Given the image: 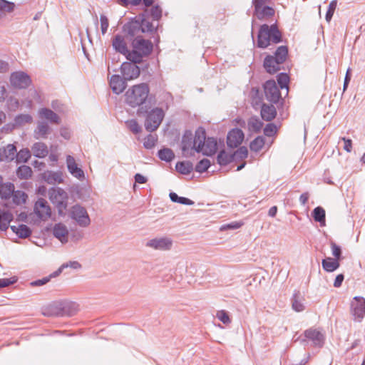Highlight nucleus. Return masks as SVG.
<instances>
[{
    "label": "nucleus",
    "mask_w": 365,
    "mask_h": 365,
    "mask_svg": "<svg viewBox=\"0 0 365 365\" xmlns=\"http://www.w3.org/2000/svg\"><path fill=\"white\" fill-rule=\"evenodd\" d=\"M205 140V130L202 128L197 129L193 138L190 130H186L182 138V150L185 157L193 156L195 152L200 153L202 143Z\"/></svg>",
    "instance_id": "obj_1"
},
{
    "label": "nucleus",
    "mask_w": 365,
    "mask_h": 365,
    "mask_svg": "<svg viewBox=\"0 0 365 365\" xmlns=\"http://www.w3.org/2000/svg\"><path fill=\"white\" fill-rule=\"evenodd\" d=\"M282 41V34L276 24H263L260 26L257 42L259 48H266L269 45L280 43Z\"/></svg>",
    "instance_id": "obj_2"
},
{
    "label": "nucleus",
    "mask_w": 365,
    "mask_h": 365,
    "mask_svg": "<svg viewBox=\"0 0 365 365\" xmlns=\"http://www.w3.org/2000/svg\"><path fill=\"white\" fill-rule=\"evenodd\" d=\"M150 89L145 83L134 85L125 92V102L133 108L143 105L148 98Z\"/></svg>",
    "instance_id": "obj_3"
},
{
    "label": "nucleus",
    "mask_w": 365,
    "mask_h": 365,
    "mask_svg": "<svg viewBox=\"0 0 365 365\" xmlns=\"http://www.w3.org/2000/svg\"><path fill=\"white\" fill-rule=\"evenodd\" d=\"M132 51L128 54V61L141 63L143 58L148 56L153 51V43L143 38H135L132 41Z\"/></svg>",
    "instance_id": "obj_4"
},
{
    "label": "nucleus",
    "mask_w": 365,
    "mask_h": 365,
    "mask_svg": "<svg viewBox=\"0 0 365 365\" xmlns=\"http://www.w3.org/2000/svg\"><path fill=\"white\" fill-rule=\"evenodd\" d=\"M76 312V304L72 302H54L42 309V314L46 317H70Z\"/></svg>",
    "instance_id": "obj_5"
},
{
    "label": "nucleus",
    "mask_w": 365,
    "mask_h": 365,
    "mask_svg": "<svg viewBox=\"0 0 365 365\" xmlns=\"http://www.w3.org/2000/svg\"><path fill=\"white\" fill-rule=\"evenodd\" d=\"M288 54L287 47L281 46L277 48L274 56L268 55L264 60V67L270 74L277 73L280 70V66L285 61Z\"/></svg>",
    "instance_id": "obj_6"
},
{
    "label": "nucleus",
    "mask_w": 365,
    "mask_h": 365,
    "mask_svg": "<svg viewBox=\"0 0 365 365\" xmlns=\"http://www.w3.org/2000/svg\"><path fill=\"white\" fill-rule=\"evenodd\" d=\"M165 116L162 108H155L147 115L145 128L148 131L153 132L158 128Z\"/></svg>",
    "instance_id": "obj_7"
},
{
    "label": "nucleus",
    "mask_w": 365,
    "mask_h": 365,
    "mask_svg": "<svg viewBox=\"0 0 365 365\" xmlns=\"http://www.w3.org/2000/svg\"><path fill=\"white\" fill-rule=\"evenodd\" d=\"M69 216L81 227H87L91 223L87 210L79 205H75L71 208Z\"/></svg>",
    "instance_id": "obj_8"
},
{
    "label": "nucleus",
    "mask_w": 365,
    "mask_h": 365,
    "mask_svg": "<svg viewBox=\"0 0 365 365\" xmlns=\"http://www.w3.org/2000/svg\"><path fill=\"white\" fill-rule=\"evenodd\" d=\"M50 200L56 205L59 215H62L67 207V194L61 188H52L48 191Z\"/></svg>",
    "instance_id": "obj_9"
},
{
    "label": "nucleus",
    "mask_w": 365,
    "mask_h": 365,
    "mask_svg": "<svg viewBox=\"0 0 365 365\" xmlns=\"http://www.w3.org/2000/svg\"><path fill=\"white\" fill-rule=\"evenodd\" d=\"M304 336L306 339H300L299 337L295 339L294 341H300V343L304 344L307 342V339L312 341L314 346L322 347L324 344V337L323 334L317 329L310 328L304 331Z\"/></svg>",
    "instance_id": "obj_10"
},
{
    "label": "nucleus",
    "mask_w": 365,
    "mask_h": 365,
    "mask_svg": "<svg viewBox=\"0 0 365 365\" xmlns=\"http://www.w3.org/2000/svg\"><path fill=\"white\" fill-rule=\"evenodd\" d=\"M10 82L15 88L24 89L31 83L30 76L23 71H16L11 74Z\"/></svg>",
    "instance_id": "obj_11"
},
{
    "label": "nucleus",
    "mask_w": 365,
    "mask_h": 365,
    "mask_svg": "<svg viewBox=\"0 0 365 365\" xmlns=\"http://www.w3.org/2000/svg\"><path fill=\"white\" fill-rule=\"evenodd\" d=\"M351 314L354 319L361 322L365 317V299L361 297H355L351 303Z\"/></svg>",
    "instance_id": "obj_12"
},
{
    "label": "nucleus",
    "mask_w": 365,
    "mask_h": 365,
    "mask_svg": "<svg viewBox=\"0 0 365 365\" xmlns=\"http://www.w3.org/2000/svg\"><path fill=\"white\" fill-rule=\"evenodd\" d=\"M138 63L124 62L120 66V72L125 80L131 81L137 78L140 73Z\"/></svg>",
    "instance_id": "obj_13"
},
{
    "label": "nucleus",
    "mask_w": 365,
    "mask_h": 365,
    "mask_svg": "<svg viewBox=\"0 0 365 365\" xmlns=\"http://www.w3.org/2000/svg\"><path fill=\"white\" fill-rule=\"evenodd\" d=\"M264 90L266 98L273 103H277L280 98L281 94L278 86L273 80H269L264 85Z\"/></svg>",
    "instance_id": "obj_14"
},
{
    "label": "nucleus",
    "mask_w": 365,
    "mask_h": 365,
    "mask_svg": "<svg viewBox=\"0 0 365 365\" xmlns=\"http://www.w3.org/2000/svg\"><path fill=\"white\" fill-rule=\"evenodd\" d=\"M34 210L35 214L41 220L46 221L51 216V209L48 202L43 198L38 199Z\"/></svg>",
    "instance_id": "obj_15"
},
{
    "label": "nucleus",
    "mask_w": 365,
    "mask_h": 365,
    "mask_svg": "<svg viewBox=\"0 0 365 365\" xmlns=\"http://www.w3.org/2000/svg\"><path fill=\"white\" fill-rule=\"evenodd\" d=\"M173 245V241L168 237H160L150 240L147 242L146 246L155 250H169Z\"/></svg>",
    "instance_id": "obj_16"
},
{
    "label": "nucleus",
    "mask_w": 365,
    "mask_h": 365,
    "mask_svg": "<svg viewBox=\"0 0 365 365\" xmlns=\"http://www.w3.org/2000/svg\"><path fill=\"white\" fill-rule=\"evenodd\" d=\"M244 139V133L242 130L235 128L230 130L227 137V144L230 148H237L242 142Z\"/></svg>",
    "instance_id": "obj_17"
},
{
    "label": "nucleus",
    "mask_w": 365,
    "mask_h": 365,
    "mask_svg": "<svg viewBox=\"0 0 365 365\" xmlns=\"http://www.w3.org/2000/svg\"><path fill=\"white\" fill-rule=\"evenodd\" d=\"M112 46L115 51L124 55L128 60L130 51L128 49L127 43L123 36L120 34L115 35L112 41Z\"/></svg>",
    "instance_id": "obj_18"
},
{
    "label": "nucleus",
    "mask_w": 365,
    "mask_h": 365,
    "mask_svg": "<svg viewBox=\"0 0 365 365\" xmlns=\"http://www.w3.org/2000/svg\"><path fill=\"white\" fill-rule=\"evenodd\" d=\"M127 80L119 75H113L110 79V86L113 93L120 94L123 92L127 86Z\"/></svg>",
    "instance_id": "obj_19"
},
{
    "label": "nucleus",
    "mask_w": 365,
    "mask_h": 365,
    "mask_svg": "<svg viewBox=\"0 0 365 365\" xmlns=\"http://www.w3.org/2000/svg\"><path fill=\"white\" fill-rule=\"evenodd\" d=\"M123 31L131 37L142 38V28L139 21H132L125 24L123 26Z\"/></svg>",
    "instance_id": "obj_20"
},
{
    "label": "nucleus",
    "mask_w": 365,
    "mask_h": 365,
    "mask_svg": "<svg viewBox=\"0 0 365 365\" xmlns=\"http://www.w3.org/2000/svg\"><path fill=\"white\" fill-rule=\"evenodd\" d=\"M43 180L51 185L61 183L63 180V174L59 171L46 170L41 174Z\"/></svg>",
    "instance_id": "obj_21"
},
{
    "label": "nucleus",
    "mask_w": 365,
    "mask_h": 365,
    "mask_svg": "<svg viewBox=\"0 0 365 365\" xmlns=\"http://www.w3.org/2000/svg\"><path fill=\"white\" fill-rule=\"evenodd\" d=\"M66 165L69 173L75 178L81 180L84 178L83 170L78 167L76 160L71 155L66 157Z\"/></svg>",
    "instance_id": "obj_22"
},
{
    "label": "nucleus",
    "mask_w": 365,
    "mask_h": 365,
    "mask_svg": "<svg viewBox=\"0 0 365 365\" xmlns=\"http://www.w3.org/2000/svg\"><path fill=\"white\" fill-rule=\"evenodd\" d=\"M254 7V16H255L259 20L268 19L274 14V10L271 6L260 5Z\"/></svg>",
    "instance_id": "obj_23"
},
{
    "label": "nucleus",
    "mask_w": 365,
    "mask_h": 365,
    "mask_svg": "<svg viewBox=\"0 0 365 365\" xmlns=\"http://www.w3.org/2000/svg\"><path fill=\"white\" fill-rule=\"evenodd\" d=\"M51 132V129L48 123L45 121H38L37 123V126L34 130V136L36 139H46L48 138V135Z\"/></svg>",
    "instance_id": "obj_24"
},
{
    "label": "nucleus",
    "mask_w": 365,
    "mask_h": 365,
    "mask_svg": "<svg viewBox=\"0 0 365 365\" xmlns=\"http://www.w3.org/2000/svg\"><path fill=\"white\" fill-rule=\"evenodd\" d=\"M53 235L62 243L68 242V231L67 227L63 223H57L53 228Z\"/></svg>",
    "instance_id": "obj_25"
},
{
    "label": "nucleus",
    "mask_w": 365,
    "mask_h": 365,
    "mask_svg": "<svg viewBox=\"0 0 365 365\" xmlns=\"http://www.w3.org/2000/svg\"><path fill=\"white\" fill-rule=\"evenodd\" d=\"M202 143L200 152H202L203 155L210 156L215 153L217 148V143L214 138H205Z\"/></svg>",
    "instance_id": "obj_26"
},
{
    "label": "nucleus",
    "mask_w": 365,
    "mask_h": 365,
    "mask_svg": "<svg viewBox=\"0 0 365 365\" xmlns=\"http://www.w3.org/2000/svg\"><path fill=\"white\" fill-rule=\"evenodd\" d=\"M38 115L41 118L46 119L51 123L59 124L61 123L59 116L49 108H41L38 110Z\"/></svg>",
    "instance_id": "obj_27"
},
{
    "label": "nucleus",
    "mask_w": 365,
    "mask_h": 365,
    "mask_svg": "<svg viewBox=\"0 0 365 365\" xmlns=\"http://www.w3.org/2000/svg\"><path fill=\"white\" fill-rule=\"evenodd\" d=\"M304 298L299 291H295L291 299L292 307L297 312H302L305 309Z\"/></svg>",
    "instance_id": "obj_28"
},
{
    "label": "nucleus",
    "mask_w": 365,
    "mask_h": 365,
    "mask_svg": "<svg viewBox=\"0 0 365 365\" xmlns=\"http://www.w3.org/2000/svg\"><path fill=\"white\" fill-rule=\"evenodd\" d=\"M277 115V110L273 105L263 104L261 108V116L266 121H271Z\"/></svg>",
    "instance_id": "obj_29"
},
{
    "label": "nucleus",
    "mask_w": 365,
    "mask_h": 365,
    "mask_svg": "<svg viewBox=\"0 0 365 365\" xmlns=\"http://www.w3.org/2000/svg\"><path fill=\"white\" fill-rule=\"evenodd\" d=\"M31 151L34 155L38 158H44L48 153L47 145L41 142L34 143L31 148Z\"/></svg>",
    "instance_id": "obj_30"
},
{
    "label": "nucleus",
    "mask_w": 365,
    "mask_h": 365,
    "mask_svg": "<svg viewBox=\"0 0 365 365\" xmlns=\"http://www.w3.org/2000/svg\"><path fill=\"white\" fill-rule=\"evenodd\" d=\"M17 150L16 148L13 144H9L4 148L3 153H1V161L5 160L8 162L12 161L16 159Z\"/></svg>",
    "instance_id": "obj_31"
},
{
    "label": "nucleus",
    "mask_w": 365,
    "mask_h": 365,
    "mask_svg": "<svg viewBox=\"0 0 365 365\" xmlns=\"http://www.w3.org/2000/svg\"><path fill=\"white\" fill-rule=\"evenodd\" d=\"M322 265L326 272H332L339 267L340 264L336 259L327 257L322 259Z\"/></svg>",
    "instance_id": "obj_32"
},
{
    "label": "nucleus",
    "mask_w": 365,
    "mask_h": 365,
    "mask_svg": "<svg viewBox=\"0 0 365 365\" xmlns=\"http://www.w3.org/2000/svg\"><path fill=\"white\" fill-rule=\"evenodd\" d=\"M11 229L20 238H26L31 234L30 228L27 225L23 224L18 225L17 226L11 225Z\"/></svg>",
    "instance_id": "obj_33"
},
{
    "label": "nucleus",
    "mask_w": 365,
    "mask_h": 365,
    "mask_svg": "<svg viewBox=\"0 0 365 365\" xmlns=\"http://www.w3.org/2000/svg\"><path fill=\"white\" fill-rule=\"evenodd\" d=\"M175 169L180 174L188 175L193 170V165L190 161L178 162Z\"/></svg>",
    "instance_id": "obj_34"
},
{
    "label": "nucleus",
    "mask_w": 365,
    "mask_h": 365,
    "mask_svg": "<svg viewBox=\"0 0 365 365\" xmlns=\"http://www.w3.org/2000/svg\"><path fill=\"white\" fill-rule=\"evenodd\" d=\"M312 217L321 226H325L326 213L323 207L320 206L315 207L312 211Z\"/></svg>",
    "instance_id": "obj_35"
},
{
    "label": "nucleus",
    "mask_w": 365,
    "mask_h": 365,
    "mask_svg": "<svg viewBox=\"0 0 365 365\" xmlns=\"http://www.w3.org/2000/svg\"><path fill=\"white\" fill-rule=\"evenodd\" d=\"M235 159V155L221 150L217 157V161L220 165H227Z\"/></svg>",
    "instance_id": "obj_36"
},
{
    "label": "nucleus",
    "mask_w": 365,
    "mask_h": 365,
    "mask_svg": "<svg viewBox=\"0 0 365 365\" xmlns=\"http://www.w3.org/2000/svg\"><path fill=\"white\" fill-rule=\"evenodd\" d=\"M16 175L19 179L28 180L32 175V170L28 165H21L16 170Z\"/></svg>",
    "instance_id": "obj_37"
},
{
    "label": "nucleus",
    "mask_w": 365,
    "mask_h": 365,
    "mask_svg": "<svg viewBox=\"0 0 365 365\" xmlns=\"http://www.w3.org/2000/svg\"><path fill=\"white\" fill-rule=\"evenodd\" d=\"M14 185L11 182L1 183V199L9 198L14 192Z\"/></svg>",
    "instance_id": "obj_38"
},
{
    "label": "nucleus",
    "mask_w": 365,
    "mask_h": 365,
    "mask_svg": "<svg viewBox=\"0 0 365 365\" xmlns=\"http://www.w3.org/2000/svg\"><path fill=\"white\" fill-rule=\"evenodd\" d=\"M158 155L161 160L168 163L171 162L175 158L173 151L170 148L160 149L158 151Z\"/></svg>",
    "instance_id": "obj_39"
},
{
    "label": "nucleus",
    "mask_w": 365,
    "mask_h": 365,
    "mask_svg": "<svg viewBox=\"0 0 365 365\" xmlns=\"http://www.w3.org/2000/svg\"><path fill=\"white\" fill-rule=\"evenodd\" d=\"M11 197H13L14 203L18 205L25 203L27 199V195L21 190L14 191Z\"/></svg>",
    "instance_id": "obj_40"
},
{
    "label": "nucleus",
    "mask_w": 365,
    "mask_h": 365,
    "mask_svg": "<svg viewBox=\"0 0 365 365\" xmlns=\"http://www.w3.org/2000/svg\"><path fill=\"white\" fill-rule=\"evenodd\" d=\"M145 15L149 16L153 18V20H159L162 16V9L159 6H155L148 10V9H145L144 13Z\"/></svg>",
    "instance_id": "obj_41"
},
{
    "label": "nucleus",
    "mask_w": 365,
    "mask_h": 365,
    "mask_svg": "<svg viewBox=\"0 0 365 365\" xmlns=\"http://www.w3.org/2000/svg\"><path fill=\"white\" fill-rule=\"evenodd\" d=\"M170 200L174 202H178L182 205H192L194 202L187 197H180L175 192H170Z\"/></svg>",
    "instance_id": "obj_42"
},
{
    "label": "nucleus",
    "mask_w": 365,
    "mask_h": 365,
    "mask_svg": "<svg viewBox=\"0 0 365 365\" xmlns=\"http://www.w3.org/2000/svg\"><path fill=\"white\" fill-rule=\"evenodd\" d=\"M146 16H148L145 15V14H143L142 16H140V26L142 28L143 33L152 31L154 29V26L153 25V24L151 22H150L146 19Z\"/></svg>",
    "instance_id": "obj_43"
},
{
    "label": "nucleus",
    "mask_w": 365,
    "mask_h": 365,
    "mask_svg": "<svg viewBox=\"0 0 365 365\" xmlns=\"http://www.w3.org/2000/svg\"><path fill=\"white\" fill-rule=\"evenodd\" d=\"M264 145V139L263 137L258 136L254 139L250 145L251 150L255 152L259 151Z\"/></svg>",
    "instance_id": "obj_44"
},
{
    "label": "nucleus",
    "mask_w": 365,
    "mask_h": 365,
    "mask_svg": "<svg viewBox=\"0 0 365 365\" xmlns=\"http://www.w3.org/2000/svg\"><path fill=\"white\" fill-rule=\"evenodd\" d=\"M33 121V118L29 114H20L16 116L14 122L16 125H22L26 123H31Z\"/></svg>",
    "instance_id": "obj_45"
},
{
    "label": "nucleus",
    "mask_w": 365,
    "mask_h": 365,
    "mask_svg": "<svg viewBox=\"0 0 365 365\" xmlns=\"http://www.w3.org/2000/svg\"><path fill=\"white\" fill-rule=\"evenodd\" d=\"M262 127V123L257 118H251L248 121V128L251 131L259 132Z\"/></svg>",
    "instance_id": "obj_46"
},
{
    "label": "nucleus",
    "mask_w": 365,
    "mask_h": 365,
    "mask_svg": "<svg viewBox=\"0 0 365 365\" xmlns=\"http://www.w3.org/2000/svg\"><path fill=\"white\" fill-rule=\"evenodd\" d=\"M31 157V153L28 149H22L16 153V160L17 163H26Z\"/></svg>",
    "instance_id": "obj_47"
},
{
    "label": "nucleus",
    "mask_w": 365,
    "mask_h": 365,
    "mask_svg": "<svg viewBox=\"0 0 365 365\" xmlns=\"http://www.w3.org/2000/svg\"><path fill=\"white\" fill-rule=\"evenodd\" d=\"M210 166V162L208 159H202L200 160L195 165V170L196 172L202 173L205 172Z\"/></svg>",
    "instance_id": "obj_48"
},
{
    "label": "nucleus",
    "mask_w": 365,
    "mask_h": 365,
    "mask_svg": "<svg viewBox=\"0 0 365 365\" xmlns=\"http://www.w3.org/2000/svg\"><path fill=\"white\" fill-rule=\"evenodd\" d=\"M289 78L285 73H281L277 76V82L282 89L285 88L288 90V83Z\"/></svg>",
    "instance_id": "obj_49"
},
{
    "label": "nucleus",
    "mask_w": 365,
    "mask_h": 365,
    "mask_svg": "<svg viewBox=\"0 0 365 365\" xmlns=\"http://www.w3.org/2000/svg\"><path fill=\"white\" fill-rule=\"evenodd\" d=\"M157 140L158 138L155 135L149 134L145 138L143 145L146 149H151L155 146Z\"/></svg>",
    "instance_id": "obj_50"
},
{
    "label": "nucleus",
    "mask_w": 365,
    "mask_h": 365,
    "mask_svg": "<svg viewBox=\"0 0 365 365\" xmlns=\"http://www.w3.org/2000/svg\"><path fill=\"white\" fill-rule=\"evenodd\" d=\"M126 125L135 134H138L141 131V127L139 125L136 120L132 119L126 121Z\"/></svg>",
    "instance_id": "obj_51"
},
{
    "label": "nucleus",
    "mask_w": 365,
    "mask_h": 365,
    "mask_svg": "<svg viewBox=\"0 0 365 365\" xmlns=\"http://www.w3.org/2000/svg\"><path fill=\"white\" fill-rule=\"evenodd\" d=\"M337 6V1L333 0L329 3L328 10L326 13L325 19L327 21L329 22L334 15V11Z\"/></svg>",
    "instance_id": "obj_52"
},
{
    "label": "nucleus",
    "mask_w": 365,
    "mask_h": 365,
    "mask_svg": "<svg viewBox=\"0 0 365 365\" xmlns=\"http://www.w3.org/2000/svg\"><path fill=\"white\" fill-rule=\"evenodd\" d=\"M72 268L74 269H78L81 267V264L77 261H69L66 263H63L59 268L58 272H62L65 268Z\"/></svg>",
    "instance_id": "obj_53"
},
{
    "label": "nucleus",
    "mask_w": 365,
    "mask_h": 365,
    "mask_svg": "<svg viewBox=\"0 0 365 365\" xmlns=\"http://www.w3.org/2000/svg\"><path fill=\"white\" fill-rule=\"evenodd\" d=\"M232 154L235 155V158L245 159L248 155V150L246 147L242 146Z\"/></svg>",
    "instance_id": "obj_54"
},
{
    "label": "nucleus",
    "mask_w": 365,
    "mask_h": 365,
    "mask_svg": "<svg viewBox=\"0 0 365 365\" xmlns=\"http://www.w3.org/2000/svg\"><path fill=\"white\" fill-rule=\"evenodd\" d=\"M6 106L9 110H16L19 106L18 99L14 97H9L6 100Z\"/></svg>",
    "instance_id": "obj_55"
},
{
    "label": "nucleus",
    "mask_w": 365,
    "mask_h": 365,
    "mask_svg": "<svg viewBox=\"0 0 365 365\" xmlns=\"http://www.w3.org/2000/svg\"><path fill=\"white\" fill-rule=\"evenodd\" d=\"M331 252L334 259H339L341 257V249L340 246L337 245L334 242H331Z\"/></svg>",
    "instance_id": "obj_56"
},
{
    "label": "nucleus",
    "mask_w": 365,
    "mask_h": 365,
    "mask_svg": "<svg viewBox=\"0 0 365 365\" xmlns=\"http://www.w3.org/2000/svg\"><path fill=\"white\" fill-rule=\"evenodd\" d=\"M217 317L220 321H221L223 324H227L230 322V319L227 312L225 310H220L217 312Z\"/></svg>",
    "instance_id": "obj_57"
},
{
    "label": "nucleus",
    "mask_w": 365,
    "mask_h": 365,
    "mask_svg": "<svg viewBox=\"0 0 365 365\" xmlns=\"http://www.w3.org/2000/svg\"><path fill=\"white\" fill-rule=\"evenodd\" d=\"M277 132V126L273 123L267 124L264 128V133L266 136L272 137Z\"/></svg>",
    "instance_id": "obj_58"
},
{
    "label": "nucleus",
    "mask_w": 365,
    "mask_h": 365,
    "mask_svg": "<svg viewBox=\"0 0 365 365\" xmlns=\"http://www.w3.org/2000/svg\"><path fill=\"white\" fill-rule=\"evenodd\" d=\"M100 21L101 33L103 35H104L107 32L108 28L109 26L108 19L105 15L101 14L100 16Z\"/></svg>",
    "instance_id": "obj_59"
},
{
    "label": "nucleus",
    "mask_w": 365,
    "mask_h": 365,
    "mask_svg": "<svg viewBox=\"0 0 365 365\" xmlns=\"http://www.w3.org/2000/svg\"><path fill=\"white\" fill-rule=\"evenodd\" d=\"M15 8L13 2L6 0H1V11L11 12Z\"/></svg>",
    "instance_id": "obj_60"
},
{
    "label": "nucleus",
    "mask_w": 365,
    "mask_h": 365,
    "mask_svg": "<svg viewBox=\"0 0 365 365\" xmlns=\"http://www.w3.org/2000/svg\"><path fill=\"white\" fill-rule=\"evenodd\" d=\"M18 277L16 276H13L10 278H1V288L16 283Z\"/></svg>",
    "instance_id": "obj_61"
},
{
    "label": "nucleus",
    "mask_w": 365,
    "mask_h": 365,
    "mask_svg": "<svg viewBox=\"0 0 365 365\" xmlns=\"http://www.w3.org/2000/svg\"><path fill=\"white\" fill-rule=\"evenodd\" d=\"M241 226H242V223L235 222L229 223V224L222 226L220 230H228V229L229 230H235V229L240 228Z\"/></svg>",
    "instance_id": "obj_62"
},
{
    "label": "nucleus",
    "mask_w": 365,
    "mask_h": 365,
    "mask_svg": "<svg viewBox=\"0 0 365 365\" xmlns=\"http://www.w3.org/2000/svg\"><path fill=\"white\" fill-rule=\"evenodd\" d=\"M9 220V215L5 211H1V231L6 230L7 225L4 222V221Z\"/></svg>",
    "instance_id": "obj_63"
},
{
    "label": "nucleus",
    "mask_w": 365,
    "mask_h": 365,
    "mask_svg": "<svg viewBox=\"0 0 365 365\" xmlns=\"http://www.w3.org/2000/svg\"><path fill=\"white\" fill-rule=\"evenodd\" d=\"M341 140L344 142V149L350 153L352 148V141L351 139H347L346 138H342Z\"/></svg>",
    "instance_id": "obj_64"
}]
</instances>
